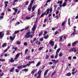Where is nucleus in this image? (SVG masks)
<instances>
[{"instance_id":"6e6d98bb","label":"nucleus","mask_w":78,"mask_h":78,"mask_svg":"<svg viewBox=\"0 0 78 78\" xmlns=\"http://www.w3.org/2000/svg\"><path fill=\"white\" fill-rule=\"evenodd\" d=\"M40 41H44V39H43V37H42L41 39H40Z\"/></svg>"},{"instance_id":"052dcab7","label":"nucleus","mask_w":78,"mask_h":78,"mask_svg":"<svg viewBox=\"0 0 78 78\" xmlns=\"http://www.w3.org/2000/svg\"><path fill=\"white\" fill-rule=\"evenodd\" d=\"M57 58H58V54H56L55 56V59H56Z\"/></svg>"},{"instance_id":"a878e982","label":"nucleus","mask_w":78,"mask_h":78,"mask_svg":"<svg viewBox=\"0 0 78 78\" xmlns=\"http://www.w3.org/2000/svg\"><path fill=\"white\" fill-rule=\"evenodd\" d=\"M71 73H69L66 74V76H71Z\"/></svg>"},{"instance_id":"bb28decb","label":"nucleus","mask_w":78,"mask_h":78,"mask_svg":"<svg viewBox=\"0 0 78 78\" xmlns=\"http://www.w3.org/2000/svg\"><path fill=\"white\" fill-rule=\"evenodd\" d=\"M35 8H36V7L34 6H33V7L32 8V12H33L34 11V9H35Z\"/></svg>"},{"instance_id":"1a4fd4ad","label":"nucleus","mask_w":78,"mask_h":78,"mask_svg":"<svg viewBox=\"0 0 78 78\" xmlns=\"http://www.w3.org/2000/svg\"><path fill=\"white\" fill-rule=\"evenodd\" d=\"M37 69H35V70H33L31 71V73H32V74H33V75H34V73H35V72H37Z\"/></svg>"},{"instance_id":"5701e85b","label":"nucleus","mask_w":78,"mask_h":78,"mask_svg":"<svg viewBox=\"0 0 78 78\" xmlns=\"http://www.w3.org/2000/svg\"><path fill=\"white\" fill-rule=\"evenodd\" d=\"M10 62H14V60L13 59V58H11Z\"/></svg>"},{"instance_id":"c9c22d12","label":"nucleus","mask_w":78,"mask_h":78,"mask_svg":"<svg viewBox=\"0 0 78 78\" xmlns=\"http://www.w3.org/2000/svg\"><path fill=\"white\" fill-rule=\"evenodd\" d=\"M66 23V22H63L62 24V26H64Z\"/></svg>"},{"instance_id":"864d4df0","label":"nucleus","mask_w":78,"mask_h":78,"mask_svg":"<svg viewBox=\"0 0 78 78\" xmlns=\"http://www.w3.org/2000/svg\"><path fill=\"white\" fill-rule=\"evenodd\" d=\"M8 50L7 49H6L5 50H4V53H5V52H6L8 51Z\"/></svg>"},{"instance_id":"20e7f679","label":"nucleus","mask_w":78,"mask_h":78,"mask_svg":"<svg viewBox=\"0 0 78 78\" xmlns=\"http://www.w3.org/2000/svg\"><path fill=\"white\" fill-rule=\"evenodd\" d=\"M20 53H19L18 54H17L16 55V57L14 58V60H17V58H18V57L20 56Z\"/></svg>"},{"instance_id":"79ce46f5","label":"nucleus","mask_w":78,"mask_h":78,"mask_svg":"<svg viewBox=\"0 0 78 78\" xmlns=\"http://www.w3.org/2000/svg\"><path fill=\"white\" fill-rule=\"evenodd\" d=\"M22 67V66L21 65L20 66H19L18 67V69H20V68Z\"/></svg>"},{"instance_id":"473e14b6","label":"nucleus","mask_w":78,"mask_h":78,"mask_svg":"<svg viewBox=\"0 0 78 78\" xmlns=\"http://www.w3.org/2000/svg\"><path fill=\"white\" fill-rule=\"evenodd\" d=\"M49 58V55H47L46 56L45 59H47Z\"/></svg>"},{"instance_id":"9d476101","label":"nucleus","mask_w":78,"mask_h":78,"mask_svg":"<svg viewBox=\"0 0 78 78\" xmlns=\"http://www.w3.org/2000/svg\"><path fill=\"white\" fill-rule=\"evenodd\" d=\"M30 65V64H27L26 65H23L22 67V68H26L27 67V66H29Z\"/></svg>"},{"instance_id":"3c124183","label":"nucleus","mask_w":78,"mask_h":78,"mask_svg":"<svg viewBox=\"0 0 78 78\" xmlns=\"http://www.w3.org/2000/svg\"><path fill=\"white\" fill-rule=\"evenodd\" d=\"M5 4H8L9 2H8V1H5L4 2Z\"/></svg>"},{"instance_id":"39448f33","label":"nucleus","mask_w":78,"mask_h":78,"mask_svg":"<svg viewBox=\"0 0 78 78\" xmlns=\"http://www.w3.org/2000/svg\"><path fill=\"white\" fill-rule=\"evenodd\" d=\"M2 32H0V39H3V37L4 36V33H2Z\"/></svg>"},{"instance_id":"9b49d317","label":"nucleus","mask_w":78,"mask_h":78,"mask_svg":"<svg viewBox=\"0 0 78 78\" xmlns=\"http://www.w3.org/2000/svg\"><path fill=\"white\" fill-rule=\"evenodd\" d=\"M51 61L53 62V63L54 64H56V63H57V62H58V61L57 60L56 61V60H52Z\"/></svg>"},{"instance_id":"de8ad7c7","label":"nucleus","mask_w":78,"mask_h":78,"mask_svg":"<svg viewBox=\"0 0 78 78\" xmlns=\"http://www.w3.org/2000/svg\"><path fill=\"white\" fill-rule=\"evenodd\" d=\"M32 6V4H31L30 3L29 5V7L31 8Z\"/></svg>"},{"instance_id":"338daca9","label":"nucleus","mask_w":78,"mask_h":78,"mask_svg":"<svg viewBox=\"0 0 78 78\" xmlns=\"http://www.w3.org/2000/svg\"><path fill=\"white\" fill-rule=\"evenodd\" d=\"M57 48V45L55 44L54 47V49L55 50V49H56V48Z\"/></svg>"},{"instance_id":"bf43d9fd","label":"nucleus","mask_w":78,"mask_h":78,"mask_svg":"<svg viewBox=\"0 0 78 78\" xmlns=\"http://www.w3.org/2000/svg\"><path fill=\"white\" fill-rule=\"evenodd\" d=\"M24 45H25V46H27V43L25 42L24 43Z\"/></svg>"},{"instance_id":"e2e57ef3","label":"nucleus","mask_w":78,"mask_h":78,"mask_svg":"<svg viewBox=\"0 0 78 78\" xmlns=\"http://www.w3.org/2000/svg\"><path fill=\"white\" fill-rule=\"evenodd\" d=\"M15 71L17 73H18V72H19V70L17 69H15Z\"/></svg>"},{"instance_id":"6ab92c4d","label":"nucleus","mask_w":78,"mask_h":78,"mask_svg":"<svg viewBox=\"0 0 78 78\" xmlns=\"http://www.w3.org/2000/svg\"><path fill=\"white\" fill-rule=\"evenodd\" d=\"M41 62H39L36 65V67H38V66H39L41 65Z\"/></svg>"},{"instance_id":"f704fd0d","label":"nucleus","mask_w":78,"mask_h":78,"mask_svg":"<svg viewBox=\"0 0 78 78\" xmlns=\"http://www.w3.org/2000/svg\"><path fill=\"white\" fill-rule=\"evenodd\" d=\"M40 12H41V10L40 9H38V14L40 15Z\"/></svg>"},{"instance_id":"cd10ccee","label":"nucleus","mask_w":78,"mask_h":78,"mask_svg":"<svg viewBox=\"0 0 78 78\" xmlns=\"http://www.w3.org/2000/svg\"><path fill=\"white\" fill-rule=\"evenodd\" d=\"M16 44V45H20V44H21V43L19 41H17Z\"/></svg>"},{"instance_id":"393cba45","label":"nucleus","mask_w":78,"mask_h":78,"mask_svg":"<svg viewBox=\"0 0 78 78\" xmlns=\"http://www.w3.org/2000/svg\"><path fill=\"white\" fill-rule=\"evenodd\" d=\"M66 6V2H65L63 3V4L62 5V6L64 7V6Z\"/></svg>"},{"instance_id":"4d7b16f0","label":"nucleus","mask_w":78,"mask_h":78,"mask_svg":"<svg viewBox=\"0 0 78 78\" xmlns=\"http://www.w3.org/2000/svg\"><path fill=\"white\" fill-rule=\"evenodd\" d=\"M49 65H52V64H53V63L51 62L49 63Z\"/></svg>"},{"instance_id":"a18cd8bd","label":"nucleus","mask_w":78,"mask_h":78,"mask_svg":"<svg viewBox=\"0 0 78 78\" xmlns=\"http://www.w3.org/2000/svg\"><path fill=\"white\" fill-rule=\"evenodd\" d=\"M28 51V49H27L25 50V53H27V52Z\"/></svg>"},{"instance_id":"c03bdc74","label":"nucleus","mask_w":78,"mask_h":78,"mask_svg":"<svg viewBox=\"0 0 78 78\" xmlns=\"http://www.w3.org/2000/svg\"><path fill=\"white\" fill-rule=\"evenodd\" d=\"M20 23L19 22H18L16 23V24H15V26H17V25H19V24H20Z\"/></svg>"},{"instance_id":"5fc2aeb1","label":"nucleus","mask_w":78,"mask_h":78,"mask_svg":"<svg viewBox=\"0 0 78 78\" xmlns=\"http://www.w3.org/2000/svg\"><path fill=\"white\" fill-rule=\"evenodd\" d=\"M34 3V0H32L31 2H30V3L31 4H33Z\"/></svg>"},{"instance_id":"7ed1b4c3","label":"nucleus","mask_w":78,"mask_h":78,"mask_svg":"<svg viewBox=\"0 0 78 78\" xmlns=\"http://www.w3.org/2000/svg\"><path fill=\"white\" fill-rule=\"evenodd\" d=\"M42 73V70H40L38 72L37 74L38 76L37 77V78H40L41 76V73Z\"/></svg>"},{"instance_id":"0e129e2a","label":"nucleus","mask_w":78,"mask_h":78,"mask_svg":"<svg viewBox=\"0 0 78 78\" xmlns=\"http://www.w3.org/2000/svg\"><path fill=\"white\" fill-rule=\"evenodd\" d=\"M44 48V47H40L39 48V50H42V48Z\"/></svg>"},{"instance_id":"37998d69","label":"nucleus","mask_w":78,"mask_h":78,"mask_svg":"<svg viewBox=\"0 0 78 78\" xmlns=\"http://www.w3.org/2000/svg\"><path fill=\"white\" fill-rule=\"evenodd\" d=\"M4 18V16H0V20H2V19H3Z\"/></svg>"},{"instance_id":"2f4dec72","label":"nucleus","mask_w":78,"mask_h":78,"mask_svg":"<svg viewBox=\"0 0 78 78\" xmlns=\"http://www.w3.org/2000/svg\"><path fill=\"white\" fill-rule=\"evenodd\" d=\"M29 28H30V27L29 26H27L25 28V30H28V29H29Z\"/></svg>"},{"instance_id":"f03ea898","label":"nucleus","mask_w":78,"mask_h":78,"mask_svg":"<svg viewBox=\"0 0 78 78\" xmlns=\"http://www.w3.org/2000/svg\"><path fill=\"white\" fill-rule=\"evenodd\" d=\"M31 32H28L27 33H26V35L25 36V37L26 39H28V38H29V37H31V38L33 37V36L32 35H30Z\"/></svg>"},{"instance_id":"c756f323","label":"nucleus","mask_w":78,"mask_h":78,"mask_svg":"<svg viewBox=\"0 0 78 78\" xmlns=\"http://www.w3.org/2000/svg\"><path fill=\"white\" fill-rule=\"evenodd\" d=\"M76 33L75 32H73L71 34V36H72L73 35H74V34H76Z\"/></svg>"},{"instance_id":"dca6fc26","label":"nucleus","mask_w":78,"mask_h":78,"mask_svg":"<svg viewBox=\"0 0 78 78\" xmlns=\"http://www.w3.org/2000/svg\"><path fill=\"white\" fill-rule=\"evenodd\" d=\"M61 50V48H58V49L57 50L56 52V54H58V53L59 52V51Z\"/></svg>"},{"instance_id":"f257e3e1","label":"nucleus","mask_w":78,"mask_h":78,"mask_svg":"<svg viewBox=\"0 0 78 78\" xmlns=\"http://www.w3.org/2000/svg\"><path fill=\"white\" fill-rule=\"evenodd\" d=\"M52 11H53V8H48L44 12H45V16H47V15H48V14H49V12L50 13H51L52 12Z\"/></svg>"},{"instance_id":"4be33fe9","label":"nucleus","mask_w":78,"mask_h":78,"mask_svg":"<svg viewBox=\"0 0 78 78\" xmlns=\"http://www.w3.org/2000/svg\"><path fill=\"white\" fill-rule=\"evenodd\" d=\"M62 1H58V2H57V4H60V5H62Z\"/></svg>"},{"instance_id":"a19ab883","label":"nucleus","mask_w":78,"mask_h":78,"mask_svg":"<svg viewBox=\"0 0 78 78\" xmlns=\"http://www.w3.org/2000/svg\"><path fill=\"white\" fill-rule=\"evenodd\" d=\"M62 55H63V54H62L61 53H60L59 54V56L60 57H61V56H62Z\"/></svg>"},{"instance_id":"58836bf2","label":"nucleus","mask_w":78,"mask_h":78,"mask_svg":"<svg viewBox=\"0 0 78 78\" xmlns=\"http://www.w3.org/2000/svg\"><path fill=\"white\" fill-rule=\"evenodd\" d=\"M54 9H56V8L58 6L57 5H54Z\"/></svg>"},{"instance_id":"ea45409f","label":"nucleus","mask_w":78,"mask_h":78,"mask_svg":"<svg viewBox=\"0 0 78 78\" xmlns=\"http://www.w3.org/2000/svg\"><path fill=\"white\" fill-rule=\"evenodd\" d=\"M0 61H2V62L5 61V59H0Z\"/></svg>"},{"instance_id":"603ef678","label":"nucleus","mask_w":78,"mask_h":78,"mask_svg":"<svg viewBox=\"0 0 78 78\" xmlns=\"http://www.w3.org/2000/svg\"><path fill=\"white\" fill-rule=\"evenodd\" d=\"M58 31H56L54 34L55 36L56 35V34H58Z\"/></svg>"},{"instance_id":"72a5a7b5","label":"nucleus","mask_w":78,"mask_h":78,"mask_svg":"<svg viewBox=\"0 0 78 78\" xmlns=\"http://www.w3.org/2000/svg\"><path fill=\"white\" fill-rule=\"evenodd\" d=\"M43 34V32H41L39 34V36L40 37L41 36V35H42Z\"/></svg>"},{"instance_id":"f3484780","label":"nucleus","mask_w":78,"mask_h":78,"mask_svg":"<svg viewBox=\"0 0 78 78\" xmlns=\"http://www.w3.org/2000/svg\"><path fill=\"white\" fill-rule=\"evenodd\" d=\"M55 73H56V71H54V72L52 73L51 75V77H53V75H55Z\"/></svg>"},{"instance_id":"6e6552de","label":"nucleus","mask_w":78,"mask_h":78,"mask_svg":"<svg viewBox=\"0 0 78 78\" xmlns=\"http://www.w3.org/2000/svg\"><path fill=\"white\" fill-rule=\"evenodd\" d=\"M48 71H49V70L48 69L46 70L44 72V76H46V75H47V73H48Z\"/></svg>"},{"instance_id":"09e8293b","label":"nucleus","mask_w":78,"mask_h":78,"mask_svg":"<svg viewBox=\"0 0 78 78\" xmlns=\"http://www.w3.org/2000/svg\"><path fill=\"white\" fill-rule=\"evenodd\" d=\"M28 9L29 11H30L31 10V7L28 8Z\"/></svg>"},{"instance_id":"423d86ee","label":"nucleus","mask_w":78,"mask_h":78,"mask_svg":"<svg viewBox=\"0 0 78 78\" xmlns=\"http://www.w3.org/2000/svg\"><path fill=\"white\" fill-rule=\"evenodd\" d=\"M78 41H76L75 42H73L72 44V46L73 47V46H75V45H76L77 44H78Z\"/></svg>"},{"instance_id":"13d9d810","label":"nucleus","mask_w":78,"mask_h":78,"mask_svg":"<svg viewBox=\"0 0 78 78\" xmlns=\"http://www.w3.org/2000/svg\"><path fill=\"white\" fill-rule=\"evenodd\" d=\"M1 15L3 16H5V13H4V12H2L1 14Z\"/></svg>"},{"instance_id":"774afa93","label":"nucleus","mask_w":78,"mask_h":78,"mask_svg":"<svg viewBox=\"0 0 78 78\" xmlns=\"http://www.w3.org/2000/svg\"><path fill=\"white\" fill-rule=\"evenodd\" d=\"M69 59H72V57L69 56L68 57Z\"/></svg>"},{"instance_id":"ddd939ff","label":"nucleus","mask_w":78,"mask_h":78,"mask_svg":"<svg viewBox=\"0 0 78 78\" xmlns=\"http://www.w3.org/2000/svg\"><path fill=\"white\" fill-rule=\"evenodd\" d=\"M71 50L72 51H74V53H76V49L75 48H72Z\"/></svg>"},{"instance_id":"0eeeda50","label":"nucleus","mask_w":78,"mask_h":78,"mask_svg":"<svg viewBox=\"0 0 78 78\" xmlns=\"http://www.w3.org/2000/svg\"><path fill=\"white\" fill-rule=\"evenodd\" d=\"M49 43L51 47H53L54 46V42H53V41H50L49 42Z\"/></svg>"},{"instance_id":"7c9ffc66","label":"nucleus","mask_w":78,"mask_h":78,"mask_svg":"<svg viewBox=\"0 0 78 78\" xmlns=\"http://www.w3.org/2000/svg\"><path fill=\"white\" fill-rule=\"evenodd\" d=\"M9 37H10V41H13L14 40V39H13V38L12 37L10 36Z\"/></svg>"},{"instance_id":"49530a36","label":"nucleus","mask_w":78,"mask_h":78,"mask_svg":"<svg viewBox=\"0 0 78 78\" xmlns=\"http://www.w3.org/2000/svg\"><path fill=\"white\" fill-rule=\"evenodd\" d=\"M54 18H56L57 19H59V17L57 15L54 17Z\"/></svg>"},{"instance_id":"2eb2a0df","label":"nucleus","mask_w":78,"mask_h":78,"mask_svg":"<svg viewBox=\"0 0 78 78\" xmlns=\"http://www.w3.org/2000/svg\"><path fill=\"white\" fill-rule=\"evenodd\" d=\"M44 15H45V12H44L43 13H42L40 16V18H42V17H43L44 16Z\"/></svg>"},{"instance_id":"c85d7f7f","label":"nucleus","mask_w":78,"mask_h":78,"mask_svg":"<svg viewBox=\"0 0 78 78\" xmlns=\"http://www.w3.org/2000/svg\"><path fill=\"white\" fill-rule=\"evenodd\" d=\"M48 37H49V36L48 35H47L46 36H44V38L45 39H47V38H48Z\"/></svg>"},{"instance_id":"4468645a","label":"nucleus","mask_w":78,"mask_h":78,"mask_svg":"<svg viewBox=\"0 0 78 78\" xmlns=\"http://www.w3.org/2000/svg\"><path fill=\"white\" fill-rule=\"evenodd\" d=\"M14 67H12L9 71L10 72H14Z\"/></svg>"},{"instance_id":"aec40b11","label":"nucleus","mask_w":78,"mask_h":78,"mask_svg":"<svg viewBox=\"0 0 78 78\" xmlns=\"http://www.w3.org/2000/svg\"><path fill=\"white\" fill-rule=\"evenodd\" d=\"M25 19L26 20H30V19H31V17L27 16L26 17Z\"/></svg>"},{"instance_id":"f8f14e48","label":"nucleus","mask_w":78,"mask_h":78,"mask_svg":"<svg viewBox=\"0 0 78 78\" xmlns=\"http://www.w3.org/2000/svg\"><path fill=\"white\" fill-rule=\"evenodd\" d=\"M7 45V43H3V45H2V48H4V47H6Z\"/></svg>"},{"instance_id":"8fccbe9b","label":"nucleus","mask_w":78,"mask_h":78,"mask_svg":"<svg viewBox=\"0 0 78 78\" xmlns=\"http://www.w3.org/2000/svg\"><path fill=\"white\" fill-rule=\"evenodd\" d=\"M47 18H45V19L44 20V23H45L46 22H47Z\"/></svg>"},{"instance_id":"e433bc0d","label":"nucleus","mask_w":78,"mask_h":78,"mask_svg":"<svg viewBox=\"0 0 78 78\" xmlns=\"http://www.w3.org/2000/svg\"><path fill=\"white\" fill-rule=\"evenodd\" d=\"M4 75V73H2L0 74V76L1 77H2V76H3Z\"/></svg>"},{"instance_id":"412c9836","label":"nucleus","mask_w":78,"mask_h":78,"mask_svg":"<svg viewBox=\"0 0 78 78\" xmlns=\"http://www.w3.org/2000/svg\"><path fill=\"white\" fill-rule=\"evenodd\" d=\"M29 58H31V57L30 56H26V59H28V60H30V59H29Z\"/></svg>"},{"instance_id":"a211bd4d","label":"nucleus","mask_w":78,"mask_h":78,"mask_svg":"<svg viewBox=\"0 0 78 78\" xmlns=\"http://www.w3.org/2000/svg\"><path fill=\"white\" fill-rule=\"evenodd\" d=\"M22 71H25L26 72H28V69H25L22 70Z\"/></svg>"},{"instance_id":"69168bd1","label":"nucleus","mask_w":78,"mask_h":78,"mask_svg":"<svg viewBox=\"0 0 78 78\" xmlns=\"http://www.w3.org/2000/svg\"><path fill=\"white\" fill-rule=\"evenodd\" d=\"M36 40H37L36 38L35 37V38H34V40H33V41L34 42V41H36Z\"/></svg>"},{"instance_id":"680f3d73","label":"nucleus","mask_w":78,"mask_h":78,"mask_svg":"<svg viewBox=\"0 0 78 78\" xmlns=\"http://www.w3.org/2000/svg\"><path fill=\"white\" fill-rule=\"evenodd\" d=\"M14 11L15 12H17V11H18V9H16Z\"/></svg>"},{"instance_id":"4c0bfd02","label":"nucleus","mask_w":78,"mask_h":78,"mask_svg":"<svg viewBox=\"0 0 78 78\" xmlns=\"http://www.w3.org/2000/svg\"><path fill=\"white\" fill-rule=\"evenodd\" d=\"M62 37H63V36H61L59 39V41H62Z\"/></svg>"},{"instance_id":"b1692460","label":"nucleus","mask_w":78,"mask_h":78,"mask_svg":"<svg viewBox=\"0 0 78 78\" xmlns=\"http://www.w3.org/2000/svg\"><path fill=\"white\" fill-rule=\"evenodd\" d=\"M19 33V30H16L15 31L14 34H17V33Z\"/></svg>"}]
</instances>
